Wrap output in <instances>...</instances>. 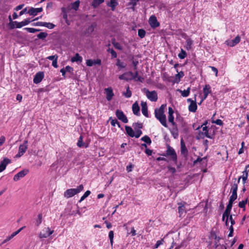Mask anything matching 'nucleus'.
<instances>
[{
	"instance_id": "24",
	"label": "nucleus",
	"mask_w": 249,
	"mask_h": 249,
	"mask_svg": "<svg viewBox=\"0 0 249 249\" xmlns=\"http://www.w3.org/2000/svg\"><path fill=\"white\" fill-rule=\"evenodd\" d=\"M197 108V106L196 103V100H195V102H192L188 107V109L190 112H196Z\"/></svg>"
},
{
	"instance_id": "12",
	"label": "nucleus",
	"mask_w": 249,
	"mask_h": 249,
	"mask_svg": "<svg viewBox=\"0 0 249 249\" xmlns=\"http://www.w3.org/2000/svg\"><path fill=\"white\" fill-rule=\"evenodd\" d=\"M28 170H23L19 172L18 173H17L14 176L13 178V180L15 181H17L19 180L20 179L24 177L28 174Z\"/></svg>"
},
{
	"instance_id": "9",
	"label": "nucleus",
	"mask_w": 249,
	"mask_h": 249,
	"mask_svg": "<svg viewBox=\"0 0 249 249\" xmlns=\"http://www.w3.org/2000/svg\"><path fill=\"white\" fill-rule=\"evenodd\" d=\"M174 110L171 107H168V122L170 123L173 126L176 127V124L174 122V117L173 116Z\"/></svg>"
},
{
	"instance_id": "60",
	"label": "nucleus",
	"mask_w": 249,
	"mask_h": 249,
	"mask_svg": "<svg viewBox=\"0 0 249 249\" xmlns=\"http://www.w3.org/2000/svg\"><path fill=\"white\" fill-rule=\"evenodd\" d=\"M142 134V131L141 130H137L136 131L135 133H134V137L136 138H138L141 136Z\"/></svg>"
},
{
	"instance_id": "39",
	"label": "nucleus",
	"mask_w": 249,
	"mask_h": 249,
	"mask_svg": "<svg viewBox=\"0 0 249 249\" xmlns=\"http://www.w3.org/2000/svg\"><path fill=\"white\" fill-rule=\"evenodd\" d=\"M132 63L133 65V66L134 67V70H137V66L139 64V61L136 59H134V56H132Z\"/></svg>"
},
{
	"instance_id": "48",
	"label": "nucleus",
	"mask_w": 249,
	"mask_h": 249,
	"mask_svg": "<svg viewBox=\"0 0 249 249\" xmlns=\"http://www.w3.org/2000/svg\"><path fill=\"white\" fill-rule=\"evenodd\" d=\"M123 94L126 98H130L131 96L132 93L128 86L126 88V92H124Z\"/></svg>"
},
{
	"instance_id": "63",
	"label": "nucleus",
	"mask_w": 249,
	"mask_h": 249,
	"mask_svg": "<svg viewBox=\"0 0 249 249\" xmlns=\"http://www.w3.org/2000/svg\"><path fill=\"white\" fill-rule=\"evenodd\" d=\"M15 25H16L15 21H13V22H10L8 24V26H9V27L10 29H13L15 28H16L15 26Z\"/></svg>"
},
{
	"instance_id": "23",
	"label": "nucleus",
	"mask_w": 249,
	"mask_h": 249,
	"mask_svg": "<svg viewBox=\"0 0 249 249\" xmlns=\"http://www.w3.org/2000/svg\"><path fill=\"white\" fill-rule=\"evenodd\" d=\"M142 106V112L144 116L146 117H148V113L147 110V104L144 102H142L141 103Z\"/></svg>"
},
{
	"instance_id": "15",
	"label": "nucleus",
	"mask_w": 249,
	"mask_h": 249,
	"mask_svg": "<svg viewBox=\"0 0 249 249\" xmlns=\"http://www.w3.org/2000/svg\"><path fill=\"white\" fill-rule=\"evenodd\" d=\"M203 97L202 98L201 102L205 100L212 92L211 86L209 85H206L203 89Z\"/></svg>"
},
{
	"instance_id": "57",
	"label": "nucleus",
	"mask_w": 249,
	"mask_h": 249,
	"mask_svg": "<svg viewBox=\"0 0 249 249\" xmlns=\"http://www.w3.org/2000/svg\"><path fill=\"white\" fill-rule=\"evenodd\" d=\"M164 242L163 239H162L160 240H158L157 241L155 246V249H157L160 245H162Z\"/></svg>"
},
{
	"instance_id": "46",
	"label": "nucleus",
	"mask_w": 249,
	"mask_h": 249,
	"mask_svg": "<svg viewBox=\"0 0 249 249\" xmlns=\"http://www.w3.org/2000/svg\"><path fill=\"white\" fill-rule=\"evenodd\" d=\"M107 52H109L111 53V58H116L117 56V53L114 50H113L112 49H110V48H108L107 50Z\"/></svg>"
},
{
	"instance_id": "14",
	"label": "nucleus",
	"mask_w": 249,
	"mask_h": 249,
	"mask_svg": "<svg viewBox=\"0 0 249 249\" xmlns=\"http://www.w3.org/2000/svg\"><path fill=\"white\" fill-rule=\"evenodd\" d=\"M25 228V226H23V227L20 228L18 231L13 232L10 235L7 236L6 238L2 242V244H4V243H6L7 242L10 241L14 237H15L16 235H17L18 234Z\"/></svg>"
},
{
	"instance_id": "28",
	"label": "nucleus",
	"mask_w": 249,
	"mask_h": 249,
	"mask_svg": "<svg viewBox=\"0 0 249 249\" xmlns=\"http://www.w3.org/2000/svg\"><path fill=\"white\" fill-rule=\"evenodd\" d=\"M193 44V41L190 38H188L186 40V45L185 48L187 50H190L192 49Z\"/></svg>"
},
{
	"instance_id": "55",
	"label": "nucleus",
	"mask_w": 249,
	"mask_h": 249,
	"mask_svg": "<svg viewBox=\"0 0 249 249\" xmlns=\"http://www.w3.org/2000/svg\"><path fill=\"white\" fill-rule=\"evenodd\" d=\"M80 1L79 0H76L72 3V8L75 10L78 8L79 6Z\"/></svg>"
},
{
	"instance_id": "42",
	"label": "nucleus",
	"mask_w": 249,
	"mask_h": 249,
	"mask_svg": "<svg viewBox=\"0 0 249 249\" xmlns=\"http://www.w3.org/2000/svg\"><path fill=\"white\" fill-rule=\"evenodd\" d=\"M248 202V198H247L245 200H243L239 202L238 206L240 208H243L244 210H245V206Z\"/></svg>"
},
{
	"instance_id": "5",
	"label": "nucleus",
	"mask_w": 249,
	"mask_h": 249,
	"mask_svg": "<svg viewBox=\"0 0 249 249\" xmlns=\"http://www.w3.org/2000/svg\"><path fill=\"white\" fill-rule=\"evenodd\" d=\"M166 156L170 157V159L175 163L177 161V155L174 148L169 145L167 146Z\"/></svg>"
},
{
	"instance_id": "40",
	"label": "nucleus",
	"mask_w": 249,
	"mask_h": 249,
	"mask_svg": "<svg viewBox=\"0 0 249 249\" xmlns=\"http://www.w3.org/2000/svg\"><path fill=\"white\" fill-rule=\"evenodd\" d=\"M187 53L182 49H181L180 53H179L178 54V57L181 59L185 58L187 56Z\"/></svg>"
},
{
	"instance_id": "36",
	"label": "nucleus",
	"mask_w": 249,
	"mask_h": 249,
	"mask_svg": "<svg viewBox=\"0 0 249 249\" xmlns=\"http://www.w3.org/2000/svg\"><path fill=\"white\" fill-rule=\"evenodd\" d=\"M173 127H174V128H173V129L170 130V132H171L173 137L175 139H176L178 136V129H177V125H176V126H173Z\"/></svg>"
},
{
	"instance_id": "33",
	"label": "nucleus",
	"mask_w": 249,
	"mask_h": 249,
	"mask_svg": "<svg viewBox=\"0 0 249 249\" xmlns=\"http://www.w3.org/2000/svg\"><path fill=\"white\" fill-rule=\"evenodd\" d=\"M202 134L210 139H213L214 136L213 132H212L211 130H210V129H208L205 132H202Z\"/></svg>"
},
{
	"instance_id": "34",
	"label": "nucleus",
	"mask_w": 249,
	"mask_h": 249,
	"mask_svg": "<svg viewBox=\"0 0 249 249\" xmlns=\"http://www.w3.org/2000/svg\"><path fill=\"white\" fill-rule=\"evenodd\" d=\"M104 0H93L91 3V6L96 8L98 7L100 4L104 2Z\"/></svg>"
},
{
	"instance_id": "10",
	"label": "nucleus",
	"mask_w": 249,
	"mask_h": 249,
	"mask_svg": "<svg viewBox=\"0 0 249 249\" xmlns=\"http://www.w3.org/2000/svg\"><path fill=\"white\" fill-rule=\"evenodd\" d=\"M241 40V38L239 36H236V37L232 40H227L225 41V44L229 46L233 47L238 44Z\"/></svg>"
},
{
	"instance_id": "21",
	"label": "nucleus",
	"mask_w": 249,
	"mask_h": 249,
	"mask_svg": "<svg viewBox=\"0 0 249 249\" xmlns=\"http://www.w3.org/2000/svg\"><path fill=\"white\" fill-rule=\"evenodd\" d=\"M177 74L175 75L174 83H178L180 82V79L184 76V73L182 71L178 72V70L177 69Z\"/></svg>"
},
{
	"instance_id": "51",
	"label": "nucleus",
	"mask_w": 249,
	"mask_h": 249,
	"mask_svg": "<svg viewBox=\"0 0 249 249\" xmlns=\"http://www.w3.org/2000/svg\"><path fill=\"white\" fill-rule=\"evenodd\" d=\"M112 44L113 45L114 47L119 50H123V46L118 42H112Z\"/></svg>"
},
{
	"instance_id": "53",
	"label": "nucleus",
	"mask_w": 249,
	"mask_h": 249,
	"mask_svg": "<svg viewBox=\"0 0 249 249\" xmlns=\"http://www.w3.org/2000/svg\"><path fill=\"white\" fill-rule=\"evenodd\" d=\"M24 30H26L27 31L31 33H35L39 31V30L33 28H25Z\"/></svg>"
},
{
	"instance_id": "16",
	"label": "nucleus",
	"mask_w": 249,
	"mask_h": 249,
	"mask_svg": "<svg viewBox=\"0 0 249 249\" xmlns=\"http://www.w3.org/2000/svg\"><path fill=\"white\" fill-rule=\"evenodd\" d=\"M44 78V73L43 72H38L36 73L35 75L33 81L34 83L35 84H38Z\"/></svg>"
},
{
	"instance_id": "13",
	"label": "nucleus",
	"mask_w": 249,
	"mask_h": 249,
	"mask_svg": "<svg viewBox=\"0 0 249 249\" xmlns=\"http://www.w3.org/2000/svg\"><path fill=\"white\" fill-rule=\"evenodd\" d=\"M132 75L133 72L132 71L126 72L120 75L119 76V78L120 80H124L127 81H130L133 79V77L131 76Z\"/></svg>"
},
{
	"instance_id": "43",
	"label": "nucleus",
	"mask_w": 249,
	"mask_h": 249,
	"mask_svg": "<svg viewBox=\"0 0 249 249\" xmlns=\"http://www.w3.org/2000/svg\"><path fill=\"white\" fill-rule=\"evenodd\" d=\"M108 237L110 240V243L111 247L113 245V238H114V232L113 231H110L108 233Z\"/></svg>"
},
{
	"instance_id": "7",
	"label": "nucleus",
	"mask_w": 249,
	"mask_h": 249,
	"mask_svg": "<svg viewBox=\"0 0 249 249\" xmlns=\"http://www.w3.org/2000/svg\"><path fill=\"white\" fill-rule=\"evenodd\" d=\"M53 231H51L49 227L45 228L42 230V231L40 232L39 237L40 238H47L53 234Z\"/></svg>"
},
{
	"instance_id": "1",
	"label": "nucleus",
	"mask_w": 249,
	"mask_h": 249,
	"mask_svg": "<svg viewBox=\"0 0 249 249\" xmlns=\"http://www.w3.org/2000/svg\"><path fill=\"white\" fill-rule=\"evenodd\" d=\"M166 105H162L159 108L155 109V116L161 124L165 127H167L168 125L166 122V115L164 113V109Z\"/></svg>"
},
{
	"instance_id": "35",
	"label": "nucleus",
	"mask_w": 249,
	"mask_h": 249,
	"mask_svg": "<svg viewBox=\"0 0 249 249\" xmlns=\"http://www.w3.org/2000/svg\"><path fill=\"white\" fill-rule=\"evenodd\" d=\"M77 145L79 147H87L88 146V144H86L85 143L83 142V137L82 136H80L79 138L78 142L77 143Z\"/></svg>"
},
{
	"instance_id": "50",
	"label": "nucleus",
	"mask_w": 249,
	"mask_h": 249,
	"mask_svg": "<svg viewBox=\"0 0 249 249\" xmlns=\"http://www.w3.org/2000/svg\"><path fill=\"white\" fill-rule=\"evenodd\" d=\"M44 27H47L50 29H53L55 27V25L53 23H52L44 22Z\"/></svg>"
},
{
	"instance_id": "18",
	"label": "nucleus",
	"mask_w": 249,
	"mask_h": 249,
	"mask_svg": "<svg viewBox=\"0 0 249 249\" xmlns=\"http://www.w3.org/2000/svg\"><path fill=\"white\" fill-rule=\"evenodd\" d=\"M42 10V7L37 8L31 7L27 13L31 16H36L38 13L41 12Z\"/></svg>"
},
{
	"instance_id": "4",
	"label": "nucleus",
	"mask_w": 249,
	"mask_h": 249,
	"mask_svg": "<svg viewBox=\"0 0 249 249\" xmlns=\"http://www.w3.org/2000/svg\"><path fill=\"white\" fill-rule=\"evenodd\" d=\"M232 204H233V202L229 201V203L227 205V206L226 207V209L222 215V220L223 221L225 222V225L227 226H228V224H228V219H229V215H230V214L231 213V210L232 208Z\"/></svg>"
},
{
	"instance_id": "30",
	"label": "nucleus",
	"mask_w": 249,
	"mask_h": 249,
	"mask_svg": "<svg viewBox=\"0 0 249 249\" xmlns=\"http://www.w3.org/2000/svg\"><path fill=\"white\" fill-rule=\"evenodd\" d=\"M233 180V184L232 186L231 191V192H236L237 193V189H238V184L239 182H238V180L236 178H234L232 179Z\"/></svg>"
},
{
	"instance_id": "37",
	"label": "nucleus",
	"mask_w": 249,
	"mask_h": 249,
	"mask_svg": "<svg viewBox=\"0 0 249 249\" xmlns=\"http://www.w3.org/2000/svg\"><path fill=\"white\" fill-rule=\"evenodd\" d=\"M116 65L117 67H118V68L120 70L121 69L124 68L126 67V64H124V62H121V60L119 59L117 60Z\"/></svg>"
},
{
	"instance_id": "20",
	"label": "nucleus",
	"mask_w": 249,
	"mask_h": 249,
	"mask_svg": "<svg viewBox=\"0 0 249 249\" xmlns=\"http://www.w3.org/2000/svg\"><path fill=\"white\" fill-rule=\"evenodd\" d=\"M106 93V98L107 101H110L113 96H114V93L113 92V90L111 88H106L105 89Z\"/></svg>"
},
{
	"instance_id": "2",
	"label": "nucleus",
	"mask_w": 249,
	"mask_h": 249,
	"mask_svg": "<svg viewBox=\"0 0 249 249\" xmlns=\"http://www.w3.org/2000/svg\"><path fill=\"white\" fill-rule=\"evenodd\" d=\"M83 189L84 186L82 184L80 185L76 188L67 189L64 193V196L67 198L72 197L80 193Z\"/></svg>"
},
{
	"instance_id": "8",
	"label": "nucleus",
	"mask_w": 249,
	"mask_h": 249,
	"mask_svg": "<svg viewBox=\"0 0 249 249\" xmlns=\"http://www.w3.org/2000/svg\"><path fill=\"white\" fill-rule=\"evenodd\" d=\"M148 22L152 28H155L160 26V23L158 21L157 18L154 15H152L150 17Z\"/></svg>"
},
{
	"instance_id": "64",
	"label": "nucleus",
	"mask_w": 249,
	"mask_h": 249,
	"mask_svg": "<svg viewBox=\"0 0 249 249\" xmlns=\"http://www.w3.org/2000/svg\"><path fill=\"white\" fill-rule=\"evenodd\" d=\"M47 58L49 60H53H53H55V59L58 58V56L56 54L54 55H51V56L47 57Z\"/></svg>"
},
{
	"instance_id": "27",
	"label": "nucleus",
	"mask_w": 249,
	"mask_h": 249,
	"mask_svg": "<svg viewBox=\"0 0 249 249\" xmlns=\"http://www.w3.org/2000/svg\"><path fill=\"white\" fill-rule=\"evenodd\" d=\"M83 60V58L81 56L79 53H76L75 55L71 58V61L72 62L81 63Z\"/></svg>"
},
{
	"instance_id": "6",
	"label": "nucleus",
	"mask_w": 249,
	"mask_h": 249,
	"mask_svg": "<svg viewBox=\"0 0 249 249\" xmlns=\"http://www.w3.org/2000/svg\"><path fill=\"white\" fill-rule=\"evenodd\" d=\"M28 141L25 140L22 144L20 145L18 149V152L16 155L17 157H20L26 151L28 148Z\"/></svg>"
},
{
	"instance_id": "26",
	"label": "nucleus",
	"mask_w": 249,
	"mask_h": 249,
	"mask_svg": "<svg viewBox=\"0 0 249 249\" xmlns=\"http://www.w3.org/2000/svg\"><path fill=\"white\" fill-rule=\"evenodd\" d=\"M135 71V72L134 73L133 72V75H131V76L133 77V79L142 82L144 80V78L141 76H139V72L137 70Z\"/></svg>"
},
{
	"instance_id": "56",
	"label": "nucleus",
	"mask_w": 249,
	"mask_h": 249,
	"mask_svg": "<svg viewBox=\"0 0 249 249\" xmlns=\"http://www.w3.org/2000/svg\"><path fill=\"white\" fill-rule=\"evenodd\" d=\"M110 124L112 126H115L116 124H117L119 127H120V123L116 119H112Z\"/></svg>"
},
{
	"instance_id": "38",
	"label": "nucleus",
	"mask_w": 249,
	"mask_h": 249,
	"mask_svg": "<svg viewBox=\"0 0 249 249\" xmlns=\"http://www.w3.org/2000/svg\"><path fill=\"white\" fill-rule=\"evenodd\" d=\"M178 213L180 214V216L183 213V212L185 211V207L183 204L182 203H178Z\"/></svg>"
},
{
	"instance_id": "19",
	"label": "nucleus",
	"mask_w": 249,
	"mask_h": 249,
	"mask_svg": "<svg viewBox=\"0 0 249 249\" xmlns=\"http://www.w3.org/2000/svg\"><path fill=\"white\" fill-rule=\"evenodd\" d=\"M101 60L99 59L96 60L88 59L86 61V65L88 66L91 67L93 65H101Z\"/></svg>"
},
{
	"instance_id": "41",
	"label": "nucleus",
	"mask_w": 249,
	"mask_h": 249,
	"mask_svg": "<svg viewBox=\"0 0 249 249\" xmlns=\"http://www.w3.org/2000/svg\"><path fill=\"white\" fill-rule=\"evenodd\" d=\"M42 213H39L38 215H37V219L36 220V226H39L40 224L42 222Z\"/></svg>"
},
{
	"instance_id": "29",
	"label": "nucleus",
	"mask_w": 249,
	"mask_h": 249,
	"mask_svg": "<svg viewBox=\"0 0 249 249\" xmlns=\"http://www.w3.org/2000/svg\"><path fill=\"white\" fill-rule=\"evenodd\" d=\"M107 4L108 6L111 7L112 11H114L115 7L118 5V2L116 0H110V1L108 2Z\"/></svg>"
},
{
	"instance_id": "22",
	"label": "nucleus",
	"mask_w": 249,
	"mask_h": 249,
	"mask_svg": "<svg viewBox=\"0 0 249 249\" xmlns=\"http://www.w3.org/2000/svg\"><path fill=\"white\" fill-rule=\"evenodd\" d=\"M180 145H181V153L183 155L184 157L187 156L188 154V150L185 146L184 142L182 139L180 141Z\"/></svg>"
},
{
	"instance_id": "45",
	"label": "nucleus",
	"mask_w": 249,
	"mask_h": 249,
	"mask_svg": "<svg viewBox=\"0 0 249 249\" xmlns=\"http://www.w3.org/2000/svg\"><path fill=\"white\" fill-rule=\"evenodd\" d=\"M141 140L142 141H143L145 142H146V143L149 144H150L151 143V140L150 138L148 136H146V135L142 137Z\"/></svg>"
},
{
	"instance_id": "52",
	"label": "nucleus",
	"mask_w": 249,
	"mask_h": 249,
	"mask_svg": "<svg viewBox=\"0 0 249 249\" xmlns=\"http://www.w3.org/2000/svg\"><path fill=\"white\" fill-rule=\"evenodd\" d=\"M90 194V191H87L83 195V196L81 197L80 202L83 201L84 199H85L86 197H87Z\"/></svg>"
},
{
	"instance_id": "44",
	"label": "nucleus",
	"mask_w": 249,
	"mask_h": 249,
	"mask_svg": "<svg viewBox=\"0 0 249 249\" xmlns=\"http://www.w3.org/2000/svg\"><path fill=\"white\" fill-rule=\"evenodd\" d=\"M138 34L140 38H142L145 36L146 32L144 30H143L142 29H140L138 30Z\"/></svg>"
},
{
	"instance_id": "62",
	"label": "nucleus",
	"mask_w": 249,
	"mask_h": 249,
	"mask_svg": "<svg viewBox=\"0 0 249 249\" xmlns=\"http://www.w3.org/2000/svg\"><path fill=\"white\" fill-rule=\"evenodd\" d=\"M229 220L230 221L231 224L230 226H232V227H233V225L235 224V222L234 220H233V219L232 218V215L230 214V215H229Z\"/></svg>"
},
{
	"instance_id": "3",
	"label": "nucleus",
	"mask_w": 249,
	"mask_h": 249,
	"mask_svg": "<svg viewBox=\"0 0 249 249\" xmlns=\"http://www.w3.org/2000/svg\"><path fill=\"white\" fill-rule=\"evenodd\" d=\"M142 91L145 94L147 98L152 102H156L158 100V94L155 90L149 91L146 88L142 89Z\"/></svg>"
},
{
	"instance_id": "59",
	"label": "nucleus",
	"mask_w": 249,
	"mask_h": 249,
	"mask_svg": "<svg viewBox=\"0 0 249 249\" xmlns=\"http://www.w3.org/2000/svg\"><path fill=\"white\" fill-rule=\"evenodd\" d=\"M242 179L243 183L244 184L246 183V181L247 180L248 178L246 177H242L240 176L238 178V182H240V179Z\"/></svg>"
},
{
	"instance_id": "17",
	"label": "nucleus",
	"mask_w": 249,
	"mask_h": 249,
	"mask_svg": "<svg viewBox=\"0 0 249 249\" xmlns=\"http://www.w3.org/2000/svg\"><path fill=\"white\" fill-rule=\"evenodd\" d=\"M11 160L8 158H4L3 160L0 162V173L4 171L7 164L10 163Z\"/></svg>"
},
{
	"instance_id": "31",
	"label": "nucleus",
	"mask_w": 249,
	"mask_h": 249,
	"mask_svg": "<svg viewBox=\"0 0 249 249\" xmlns=\"http://www.w3.org/2000/svg\"><path fill=\"white\" fill-rule=\"evenodd\" d=\"M190 88L189 87L186 90H182L181 89H178L177 90L181 93L182 96L184 97H186L189 96L190 92Z\"/></svg>"
},
{
	"instance_id": "49",
	"label": "nucleus",
	"mask_w": 249,
	"mask_h": 249,
	"mask_svg": "<svg viewBox=\"0 0 249 249\" xmlns=\"http://www.w3.org/2000/svg\"><path fill=\"white\" fill-rule=\"evenodd\" d=\"M139 1V0H131L128 3V5L132 6V9L134 10V7Z\"/></svg>"
},
{
	"instance_id": "25",
	"label": "nucleus",
	"mask_w": 249,
	"mask_h": 249,
	"mask_svg": "<svg viewBox=\"0 0 249 249\" xmlns=\"http://www.w3.org/2000/svg\"><path fill=\"white\" fill-rule=\"evenodd\" d=\"M132 108L133 112L135 115L137 116H139L140 115V107L137 102H135L133 104Z\"/></svg>"
},
{
	"instance_id": "32",
	"label": "nucleus",
	"mask_w": 249,
	"mask_h": 249,
	"mask_svg": "<svg viewBox=\"0 0 249 249\" xmlns=\"http://www.w3.org/2000/svg\"><path fill=\"white\" fill-rule=\"evenodd\" d=\"M125 129L126 133L131 137H134V132L132 128L128 126H125Z\"/></svg>"
},
{
	"instance_id": "11",
	"label": "nucleus",
	"mask_w": 249,
	"mask_h": 249,
	"mask_svg": "<svg viewBox=\"0 0 249 249\" xmlns=\"http://www.w3.org/2000/svg\"><path fill=\"white\" fill-rule=\"evenodd\" d=\"M116 115L118 119L124 123H127L128 120L126 116L124 114V112L120 110H117L116 111Z\"/></svg>"
},
{
	"instance_id": "54",
	"label": "nucleus",
	"mask_w": 249,
	"mask_h": 249,
	"mask_svg": "<svg viewBox=\"0 0 249 249\" xmlns=\"http://www.w3.org/2000/svg\"><path fill=\"white\" fill-rule=\"evenodd\" d=\"M47 36V34L45 32H41L37 35V37L39 39H44Z\"/></svg>"
},
{
	"instance_id": "61",
	"label": "nucleus",
	"mask_w": 249,
	"mask_h": 249,
	"mask_svg": "<svg viewBox=\"0 0 249 249\" xmlns=\"http://www.w3.org/2000/svg\"><path fill=\"white\" fill-rule=\"evenodd\" d=\"M16 27L17 28H20L24 26L22 21L21 22L15 21Z\"/></svg>"
},
{
	"instance_id": "58",
	"label": "nucleus",
	"mask_w": 249,
	"mask_h": 249,
	"mask_svg": "<svg viewBox=\"0 0 249 249\" xmlns=\"http://www.w3.org/2000/svg\"><path fill=\"white\" fill-rule=\"evenodd\" d=\"M212 122L213 124H216L217 125H222L223 124V122L222 121V120H221L220 119H217L215 121L212 120Z\"/></svg>"
},
{
	"instance_id": "47",
	"label": "nucleus",
	"mask_w": 249,
	"mask_h": 249,
	"mask_svg": "<svg viewBox=\"0 0 249 249\" xmlns=\"http://www.w3.org/2000/svg\"><path fill=\"white\" fill-rule=\"evenodd\" d=\"M237 195L236 192H232V195L230 197L229 201L231 202H233V201L237 199Z\"/></svg>"
}]
</instances>
